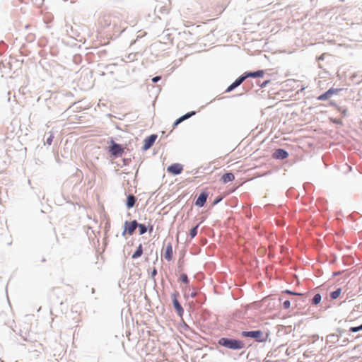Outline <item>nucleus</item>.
I'll use <instances>...</instances> for the list:
<instances>
[{"label":"nucleus","instance_id":"f257e3e1","mask_svg":"<svg viewBox=\"0 0 362 362\" xmlns=\"http://www.w3.org/2000/svg\"><path fill=\"white\" fill-rule=\"evenodd\" d=\"M218 343L219 345L230 349H241L245 346V344L240 340L225 337L221 338Z\"/></svg>","mask_w":362,"mask_h":362},{"label":"nucleus","instance_id":"f03ea898","mask_svg":"<svg viewBox=\"0 0 362 362\" xmlns=\"http://www.w3.org/2000/svg\"><path fill=\"white\" fill-rule=\"evenodd\" d=\"M244 337H250L255 339L258 342H265L268 340L269 334L264 333L261 330L244 331L241 333Z\"/></svg>","mask_w":362,"mask_h":362},{"label":"nucleus","instance_id":"7ed1b4c3","mask_svg":"<svg viewBox=\"0 0 362 362\" xmlns=\"http://www.w3.org/2000/svg\"><path fill=\"white\" fill-rule=\"evenodd\" d=\"M138 226V223L136 220H134L131 222L125 221L124 226V230L122 232V235H125L126 233L129 234V235H132L136 228Z\"/></svg>","mask_w":362,"mask_h":362},{"label":"nucleus","instance_id":"20e7f679","mask_svg":"<svg viewBox=\"0 0 362 362\" xmlns=\"http://www.w3.org/2000/svg\"><path fill=\"white\" fill-rule=\"evenodd\" d=\"M178 296H179L178 292H177V291L174 292L172 294V299H173V306H174L176 312L177 313L179 316L182 317L183 315V313H184V310L177 300Z\"/></svg>","mask_w":362,"mask_h":362},{"label":"nucleus","instance_id":"39448f33","mask_svg":"<svg viewBox=\"0 0 362 362\" xmlns=\"http://www.w3.org/2000/svg\"><path fill=\"white\" fill-rule=\"evenodd\" d=\"M183 170V167L180 163H173L171 165L168 166L167 168V171L173 175H178L180 174Z\"/></svg>","mask_w":362,"mask_h":362},{"label":"nucleus","instance_id":"423d86ee","mask_svg":"<svg viewBox=\"0 0 362 362\" xmlns=\"http://www.w3.org/2000/svg\"><path fill=\"white\" fill-rule=\"evenodd\" d=\"M341 89L338 88H330L325 93L318 96V100H325L331 98L334 95H337Z\"/></svg>","mask_w":362,"mask_h":362},{"label":"nucleus","instance_id":"0eeeda50","mask_svg":"<svg viewBox=\"0 0 362 362\" xmlns=\"http://www.w3.org/2000/svg\"><path fill=\"white\" fill-rule=\"evenodd\" d=\"M156 139L157 135L156 134H151V136L146 137L144 141L143 149L147 150L153 146Z\"/></svg>","mask_w":362,"mask_h":362},{"label":"nucleus","instance_id":"6e6552de","mask_svg":"<svg viewBox=\"0 0 362 362\" xmlns=\"http://www.w3.org/2000/svg\"><path fill=\"white\" fill-rule=\"evenodd\" d=\"M124 149L119 144L113 143L110 146V152L115 156H121L123 153Z\"/></svg>","mask_w":362,"mask_h":362},{"label":"nucleus","instance_id":"1a4fd4ad","mask_svg":"<svg viewBox=\"0 0 362 362\" xmlns=\"http://www.w3.org/2000/svg\"><path fill=\"white\" fill-rule=\"evenodd\" d=\"M288 156V152L282 148L276 149L272 154L273 158L275 159H285Z\"/></svg>","mask_w":362,"mask_h":362},{"label":"nucleus","instance_id":"9d476101","mask_svg":"<svg viewBox=\"0 0 362 362\" xmlns=\"http://www.w3.org/2000/svg\"><path fill=\"white\" fill-rule=\"evenodd\" d=\"M245 79L246 76H245V74L240 76L227 88L226 91H231L232 90L240 86Z\"/></svg>","mask_w":362,"mask_h":362},{"label":"nucleus","instance_id":"9b49d317","mask_svg":"<svg viewBox=\"0 0 362 362\" xmlns=\"http://www.w3.org/2000/svg\"><path fill=\"white\" fill-rule=\"evenodd\" d=\"M208 197V193L203 192L200 194L197 199L196 200L195 204L198 206H203L206 202Z\"/></svg>","mask_w":362,"mask_h":362},{"label":"nucleus","instance_id":"f8f14e48","mask_svg":"<svg viewBox=\"0 0 362 362\" xmlns=\"http://www.w3.org/2000/svg\"><path fill=\"white\" fill-rule=\"evenodd\" d=\"M235 180V176L232 173H228L223 175L220 179L221 182L223 184H226L229 182H232Z\"/></svg>","mask_w":362,"mask_h":362},{"label":"nucleus","instance_id":"ddd939ff","mask_svg":"<svg viewBox=\"0 0 362 362\" xmlns=\"http://www.w3.org/2000/svg\"><path fill=\"white\" fill-rule=\"evenodd\" d=\"M173 247H172L171 244H168L166 246L164 257H165V259H167L168 261H170L173 259Z\"/></svg>","mask_w":362,"mask_h":362},{"label":"nucleus","instance_id":"4468645a","mask_svg":"<svg viewBox=\"0 0 362 362\" xmlns=\"http://www.w3.org/2000/svg\"><path fill=\"white\" fill-rule=\"evenodd\" d=\"M244 74L246 76V78L248 77H262L264 74V71L263 70H259L255 72H246Z\"/></svg>","mask_w":362,"mask_h":362},{"label":"nucleus","instance_id":"2eb2a0df","mask_svg":"<svg viewBox=\"0 0 362 362\" xmlns=\"http://www.w3.org/2000/svg\"><path fill=\"white\" fill-rule=\"evenodd\" d=\"M195 114L194 112H189L187 114H185V115L182 116L181 117H180L179 119H177L174 124H173V127H175L177 125H178L180 123H181L182 122H183L184 120L189 118L191 116L194 115Z\"/></svg>","mask_w":362,"mask_h":362},{"label":"nucleus","instance_id":"dca6fc26","mask_svg":"<svg viewBox=\"0 0 362 362\" xmlns=\"http://www.w3.org/2000/svg\"><path fill=\"white\" fill-rule=\"evenodd\" d=\"M136 199L134 196L129 195L127 199V206L129 209L134 206Z\"/></svg>","mask_w":362,"mask_h":362},{"label":"nucleus","instance_id":"f3484780","mask_svg":"<svg viewBox=\"0 0 362 362\" xmlns=\"http://www.w3.org/2000/svg\"><path fill=\"white\" fill-rule=\"evenodd\" d=\"M142 254H143V248H142V245L140 244L139 245V247H137V250H136V252L132 255V258L136 259V258L141 257Z\"/></svg>","mask_w":362,"mask_h":362},{"label":"nucleus","instance_id":"a211bd4d","mask_svg":"<svg viewBox=\"0 0 362 362\" xmlns=\"http://www.w3.org/2000/svg\"><path fill=\"white\" fill-rule=\"evenodd\" d=\"M341 293V289L337 288L336 291H334L330 293V297L332 298V299H337V298L339 297Z\"/></svg>","mask_w":362,"mask_h":362},{"label":"nucleus","instance_id":"6ab92c4d","mask_svg":"<svg viewBox=\"0 0 362 362\" xmlns=\"http://www.w3.org/2000/svg\"><path fill=\"white\" fill-rule=\"evenodd\" d=\"M137 227H139V233L141 235L144 234L146 232V230H147L146 227L144 224L138 223V226Z\"/></svg>","mask_w":362,"mask_h":362},{"label":"nucleus","instance_id":"aec40b11","mask_svg":"<svg viewBox=\"0 0 362 362\" xmlns=\"http://www.w3.org/2000/svg\"><path fill=\"white\" fill-rule=\"evenodd\" d=\"M198 225L196 226L195 227L192 228L191 230H190V232H189V235L191 236V238H194L196 236L197 233V228H198Z\"/></svg>","mask_w":362,"mask_h":362},{"label":"nucleus","instance_id":"412c9836","mask_svg":"<svg viewBox=\"0 0 362 362\" xmlns=\"http://www.w3.org/2000/svg\"><path fill=\"white\" fill-rule=\"evenodd\" d=\"M180 279L182 282H183L186 284H188V282H189L188 277L186 274H182L180 275Z\"/></svg>","mask_w":362,"mask_h":362},{"label":"nucleus","instance_id":"4be33fe9","mask_svg":"<svg viewBox=\"0 0 362 362\" xmlns=\"http://www.w3.org/2000/svg\"><path fill=\"white\" fill-rule=\"evenodd\" d=\"M54 134L52 132H50L49 136L47 137V139L46 140V144L48 145H51L52 143V141L54 139Z\"/></svg>","mask_w":362,"mask_h":362},{"label":"nucleus","instance_id":"5701e85b","mask_svg":"<svg viewBox=\"0 0 362 362\" xmlns=\"http://www.w3.org/2000/svg\"><path fill=\"white\" fill-rule=\"evenodd\" d=\"M360 330H362V325L358 327H352L350 328L349 331L351 332H356Z\"/></svg>","mask_w":362,"mask_h":362},{"label":"nucleus","instance_id":"b1692460","mask_svg":"<svg viewBox=\"0 0 362 362\" xmlns=\"http://www.w3.org/2000/svg\"><path fill=\"white\" fill-rule=\"evenodd\" d=\"M283 306H284V308H285V309H288V308H290V306H291L290 300H285V301L283 303Z\"/></svg>","mask_w":362,"mask_h":362},{"label":"nucleus","instance_id":"393cba45","mask_svg":"<svg viewBox=\"0 0 362 362\" xmlns=\"http://www.w3.org/2000/svg\"><path fill=\"white\" fill-rule=\"evenodd\" d=\"M317 294H316L313 297L312 302L313 304L317 305Z\"/></svg>","mask_w":362,"mask_h":362},{"label":"nucleus","instance_id":"a878e982","mask_svg":"<svg viewBox=\"0 0 362 362\" xmlns=\"http://www.w3.org/2000/svg\"><path fill=\"white\" fill-rule=\"evenodd\" d=\"M160 79V76H156V77L152 78V81L156 83V82L158 81Z\"/></svg>","mask_w":362,"mask_h":362},{"label":"nucleus","instance_id":"bb28decb","mask_svg":"<svg viewBox=\"0 0 362 362\" xmlns=\"http://www.w3.org/2000/svg\"><path fill=\"white\" fill-rule=\"evenodd\" d=\"M222 199L221 198H219V199H216V200L214 202V204H217L218 202H220Z\"/></svg>","mask_w":362,"mask_h":362},{"label":"nucleus","instance_id":"cd10ccee","mask_svg":"<svg viewBox=\"0 0 362 362\" xmlns=\"http://www.w3.org/2000/svg\"><path fill=\"white\" fill-rule=\"evenodd\" d=\"M334 122L335 123H337V124H341V120H334Z\"/></svg>","mask_w":362,"mask_h":362},{"label":"nucleus","instance_id":"c85d7f7f","mask_svg":"<svg viewBox=\"0 0 362 362\" xmlns=\"http://www.w3.org/2000/svg\"><path fill=\"white\" fill-rule=\"evenodd\" d=\"M321 296L318 294V303L320 302Z\"/></svg>","mask_w":362,"mask_h":362},{"label":"nucleus","instance_id":"c756f323","mask_svg":"<svg viewBox=\"0 0 362 362\" xmlns=\"http://www.w3.org/2000/svg\"><path fill=\"white\" fill-rule=\"evenodd\" d=\"M286 293H292L291 292H290L289 291H286Z\"/></svg>","mask_w":362,"mask_h":362}]
</instances>
